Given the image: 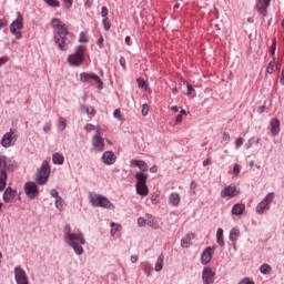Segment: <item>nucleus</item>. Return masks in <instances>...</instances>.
Segmentation results:
<instances>
[{
  "label": "nucleus",
  "mask_w": 284,
  "mask_h": 284,
  "mask_svg": "<svg viewBox=\"0 0 284 284\" xmlns=\"http://www.w3.org/2000/svg\"><path fill=\"white\" fill-rule=\"evenodd\" d=\"M51 26L55 31L53 39L59 50H61L62 52H68V48L70 43H72L69 38L70 31H68V27H65V23H63L59 18H53L51 21Z\"/></svg>",
  "instance_id": "nucleus-1"
},
{
  "label": "nucleus",
  "mask_w": 284,
  "mask_h": 284,
  "mask_svg": "<svg viewBox=\"0 0 284 284\" xmlns=\"http://www.w3.org/2000/svg\"><path fill=\"white\" fill-rule=\"evenodd\" d=\"M63 233L65 243L70 247H72L78 256H81V254H83V244L85 243V237H83V233H72V226H70V224H67L64 226Z\"/></svg>",
  "instance_id": "nucleus-2"
},
{
  "label": "nucleus",
  "mask_w": 284,
  "mask_h": 284,
  "mask_svg": "<svg viewBox=\"0 0 284 284\" xmlns=\"http://www.w3.org/2000/svg\"><path fill=\"white\" fill-rule=\"evenodd\" d=\"M8 172H14V164L8 158L0 155V192L8 185Z\"/></svg>",
  "instance_id": "nucleus-3"
},
{
  "label": "nucleus",
  "mask_w": 284,
  "mask_h": 284,
  "mask_svg": "<svg viewBox=\"0 0 284 284\" xmlns=\"http://www.w3.org/2000/svg\"><path fill=\"white\" fill-rule=\"evenodd\" d=\"M148 179H149L148 174L143 172H138L135 174V180H136L135 190L140 196H148V194H150V189H148Z\"/></svg>",
  "instance_id": "nucleus-4"
},
{
  "label": "nucleus",
  "mask_w": 284,
  "mask_h": 284,
  "mask_svg": "<svg viewBox=\"0 0 284 284\" xmlns=\"http://www.w3.org/2000/svg\"><path fill=\"white\" fill-rule=\"evenodd\" d=\"M89 200L93 207H105L106 210H114V204H112L110 200L103 195L91 193Z\"/></svg>",
  "instance_id": "nucleus-5"
},
{
  "label": "nucleus",
  "mask_w": 284,
  "mask_h": 284,
  "mask_svg": "<svg viewBox=\"0 0 284 284\" xmlns=\"http://www.w3.org/2000/svg\"><path fill=\"white\" fill-rule=\"evenodd\" d=\"M50 162L43 161L36 176L38 185H45V183H48V179H50Z\"/></svg>",
  "instance_id": "nucleus-6"
},
{
  "label": "nucleus",
  "mask_w": 284,
  "mask_h": 284,
  "mask_svg": "<svg viewBox=\"0 0 284 284\" xmlns=\"http://www.w3.org/2000/svg\"><path fill=\"white\" fill-rule=\"evenodd\" d=\"M83 61H85V47L83 45L78 47L77 52L68 57L70 65H81Z\"/></svg>",
  "instance_id": "nucleus-7"
},
{
  "label": "nucleus",
  "mask_w": 284,
  "mask_h": 284,
  "mask_svg": "<svg viewBox=\"0 0 284 284\" xmlns=\"http://www.w3.org/2000/svg\"><path fill=\"white\" fill-rule=\"evenodd\" d=\"M21 30H23V14L18 12L17 19L10 24V32L14 34L16 39H21Z\"/></svg>",
  "instance_id": "nucleus-8"
},
{
  "label": "nucleus",
  "mask_w": 284,
  "mask_h": 284,
  "mask_svg": "<svg viewBox=\"0 0 284 284\" xmlns=\"http://www.w3.org/2000/svg\"><path fill=\"white\" fill-rule=\"evenodd\" d=\"M272 201H274V193H268L263 201H261L255 211L256 214H264V212H267L270 210V205L272 204Z\"/></svg>",
  "instance_id": "nucleus-9"
},
{
  "label": "nucleus",
  "mask_w": 284,
  "mask_h": 284,
  "mask_svg": "<svg viewBox=\"0 0 284 284\" xmlns=\"http://www.w3.org/2000/svg\"><path fill=\"white\" fill-rule=\"evenodd\" d=\"M16 141H17V131L14 129H11L9 132L3 134L0 143L2 148H12Z\"/></svg>",
  "instance_id": "nucleus-10"
},
{
  "label": "nucleus",
  "mask_w": 284,
  "mask_h": 284,
  "mask_svg": "<svg viewBox=\"0 0 284 284\" xmlns=\"http://www.w3.org/2000/svg\"><path fill=\"white\" fill-rule=\"evenodd\" d=\"M24 193L29 199H37L39 196V186L34 182H27L24 184Z\"/></svg>",
  "instance_id": "nucleus-11"
},
{
  "label": "nucleus",
  "mask_w": 284,
  "mask_h": 284,
  "mask_svg": "<svg viewBox=\"0 0 284 284\" xmlns=\"http://www.w3.org/2000/svg\"><path fill=\"white\" fill-rule=\"evenodd\" d=\"M239 194H241V191H239L235 185L225 186L221 191L222 199H234V196H239Z\"/></svg>",
  "instance_id": "nucleus-12"
},
{
  "label": "nucleus",
  "mask_w": 284,
  "mask_h": 284,
  "mask_svg": "<svg viewBox=\"0 0 284 284\" xmlns=\"http://www.w3.org/2000/svg\"><path fill=\"white\" fill-rule=\"evenodd\" d=\"M14 278L17 284H30L28 281V275L21 266H16Z\"/></svg>",
  "instance_id": "nucleus-13"
},
{
  "label": "nucleus",
  "mask_w": 284,
  "mask_h": 284,
  "mask_svg": "<svg viewBox=\"0 0 284 284\" xmlns=\"http://www.w3.org/2000/svg\"><path fill=\"white\" fill-rule=\"evenodd\" d=\"M90 79L92 81H95V83H99L100 90L101 88H103V81H101V78L99 75L94 73H88V72H83L80 74V81H82L83 83H88Z\"/></svg>",
  "instance_id": "nucleus-14"
},
{
  "label": "nucleus",
  "mask_w": 284,
  "mask_h": 284,
  "mask_svg": "<svg viewBox=\"0 0 284 284\" xmlns=\"http://www.w3.org/2000/svg\"><path fill=\"white\" fill-rule=\"evenodd\" d=\"M92 145L94 150H97V152H103V150H105V142L103 141V138L99 134L93 135Z\"/></svg>",
  "instance_id": "nucleus-15"
},
{
  "label": "nucleus",
  "mask_w": 284,
  "mask_h": 284,
  "mask_svg": "<svg viewBox=\"0 0 284 284\" xmlns=\"http://www.w3.org/2000/svg\"><path fill=\"white\" fill-rule=\"evenodd\" d=\"M272 0H257L256 1V9L262 17H267V8H270V3Z\"/></svg>",
  "instance_id": "nucleus-16"
},
{
  "label": "nucleus",
  "mask_w": 284,
  "mask_h": 284,
  "mask_svg": "<svg viewBox=\"0 0 284 284\" xmlns=\"http://www.w3.org/2000/svg\"><path fill=\"white\" fill-rule=\"evenodd\" d=\"M102 161L105 165H114L116 162V155H114L112 151H105L102 155Z\"/></svg>",
  "instance_id": "nucleus-17"
},
{
  "label": "nucleus",
  "mask_w": 284,
  "mask_h": 284,
  "mask_svg": "<svg viewBox=\"0 0 284 284\" xmlns=\"http://www.w3.org/2000/svg\"><path fill=\"white\" fill-rule=\"evenodd\" d=\"M202 278L205 284L214 283V272H212V268L210 267L204 268Z\"/></svg>",
  "instance_id": "nucleus-18"
},
{
  "label": "nucleus",
  "mask_w": 284,
  "mask_h": 284,
  "mask_svg": "<svg viewBox=\"0 0 284 284\" xmlns=\"http://www.w3.org/2000/svg\"><path fill=\"white\" fill-rule=\"evenodd\" d=\"M194 239H196V234L194 233H189L186 234L182 240H181V246L184 248L190 247V245H192V241H194Z\"/></svg>",
  "instance_id": "nucleus-19"
},
{
  "label": "nucleus",
  "mask_w": 284,
  "mask_h": 284,
  "mask_svg": "<svg viewBox=\"0 0 284 284\" xmlns=\"http://www.w3.org/2000/svg\"><path fill=\"white\" fill-rule=\"evenodd\" d=\"M169 203L173 207H179L181 205V194L173 192L169 195Z\"/></svg>",
  "instance_id": "nucleus-20"
},
{
  "label": "nucleus",
  "mask_w": 284,
  "mask_h": 284,
  "mask_svg": "<svg viewBox=\"0 0 284 284\" xmlns=\"http://www.w3.org/2000/svg\"><path fill=\"white\" fill-rule=\"evenodd\" d=\"M278 132H281V121L274 118L271 120V134L277 136Z\"/></svg>",
  "instance_id": "nucleus-21"
},
{
  "label": "nucleus",
  "mask_w": 284,
  "mask_h": 284,
  "mask_svg": "<svg viewBox=\"0 0 284 284\" xmlns=\"http://www.w3.org/2000/svg\"><path fill=\"white\" fill-rule=\"evenodd\" d=\"M201 261L203 265H207L212 261V247L209 246L203 251Z\"/></svg>",
  "instance_id": "nucleus-22"
},
{
  "label": "nucleus",
  "mask_w": 284,
  "mask_h": 284,
  "mask_svg": "<svg viewBox=\"0 0 284 284\" xmlns=\"http://www.w3.org/2000/svg\"><path fill=\"white\" fill-rule=\"evenodd\" d=\"M146 225L153 230H159L161 227L159 220L150 214H146Z\"/></svg>",
  "instance_id": "nucleus-23"
},
{
  "label": "nucleus",
  "mask_w": 284,
  "mask_h": 284,
  "mask_svg": "<svg viewBox=\"0 0 284 284\" xmlns=\"http://www.w3.org/2000/svg\"><path fill=\"white\" fill-rule=\"evenodd\" d=\"M14 196H17V191L12 190V187H8L3 194L4 203H10Z\"/></svg>",
  "instance_id": "nucleus-24"
},
{
  "label": "nucleus",
  "mask_w": 284,
  "mask_h": 284,
  "mask_svg": "<svg viewBox=\"0 0 284 284\" xmlns=\"http://www.w3.org/2000/svg\"><path fill=\"white\" fill-rule=\"evenodd\" d=\"M276 70H281V68L278 67V64L276 63V58L273 57V60L267 64L266 67V72L268 74H274V71Z\"/></svg>",
  "instance_id": "nucleus-25"
},
{
  "label": "nucleus",
  "mask_w": 284,
  "mask_h": 284,
  "mask_svg": "<svg viewBox=\"0 0 284 284\" xmlns=\"http://www.w3.org/2000/svg\"><path fill=\"white\" fill-rule=\"evenodd\" d=\"M131 163L133 165H135L136 168H139V170H141V172H148V163H145V161H143V160H132Z\"/></svg>",
  "instance_id": "nucleus-26"
},
{
  "label": "nucleus",
  "mask_w": 284,
  "mask_h": 284,
  "mask_svg": "<svg viewBox=\"0 0 284 284\" xmlns=\"http://www.w3.org/2000/svg\"><path fill=\"white\" fill-rule=\"evenodd\" d=\"M64 161H65V158L63 156V154L53 153L52 162L54 163V165H63Z\"/></svg>",
  "instance_id": "nucleus-27"
},
{
  "label": "nucleus",
  "mask_w": 284,
  "mask_h": 284,
  "mask_svg": "<svg viewBox=\"0 0 284 284\" xmlns=\"http://www.w3.org/2000/svg\"><path fill=\"white\" fill-rule=\"evenodd\" d=\"M243 212H245V206L244 204H235L232 209V214L234 216H241V214H243Z\"/></svg>",
  "instance_id": "nucleus-28"
},
{
  "label": "nucleus",
  "mask_w": 284,
  "mask_h": 284,
  "mask_svg": "<svg viewBox=\"0 0 284 284\" xmlns=\"http://www.w3.org/2000/svg\"><path fill=\"white\" fill-rule=\"evenodd\" d=\"M239 236H241V231L239 229H232L229 235L230 241H232V243H236V241H239Z\"/></svg>",
  "instance_id": "nucleus-29"
},
{
  "label": "nucleus",
  "mask_w": 284,
  "mask_h": 284,
  "mask_svg": "<svg viewBox=\"0 0 284 284\" xmlns=\"http://www.w3.org/2000/svg\"><path fill=\"white\" fill-rule=\"evenodd\" d=\"M216 243L221 247H223V245H225V241L223 240V229H219L216 231Z\"/></svg>",
  "instance_id": "nucleus-30"
},
{
  "label": "nucleus",
  "mask_w": 284,
  "mask_h": 284,
  "mask_svg": "<svg viewBox=\"0 0 284 284\" xmlns=\"http://www.w3.org/2000/svg\"><path fill=\"white\" fill-rule=\"evenodd\" d=\"M65 128H68V120H65V118H59L58 130H60V132H63Z\"/></svg>",
  "instance_id": "nucleus-31"
},
{
  "label": "nucleus",
  "mask_w": 284,
  "mask_h": 284,
  "mask_svg": "<svg viewBox=\"0 0 284 284\" xmlns=\"http://www.w3.org/2000/svg\"><path fill=\"white\" fill-rule=\"evenodd\" d=\"M163 270V255H160L155 263V272H161Z\"/></svg>",
  "instance_id": "nucleus-32"
},
{
  "label": "nucleus",
  "mask_w": 284,
  "mask_h": 284,
  "mask_svg": "<svg viewBox=\"0 0 284 284\" xmlns=\"http://www.w3.org/2000/svg\"><path fill=\"white\" fill-rule=\"evenodd\" d=\"M63 205H64L63 197H58L55 200L57 210H59L60 212H63Z\"/></svg>",
  "instance_id": "nucleus-33"
},
{
  "label": "nucleus",
  "mask_w": 284,
  "mask_h": 284,
  "mask_svg": "<svg viewBox=\"0 0 284 284\" xmlns=\"http://www.w3.org/2000/svg\"><path fill=\"white\" fill-rule=\"evenodd\" d=\"M121 230V224L111 223V236H114Z\"/></svg>",
  "instance_id": "nucleus-34"
},
{
  "label": "nucleus",
  "mask_w": 284,
  "mask_h": 284,
  "mask_svg": "<svg viewBox=\"0 0 284 284\" xmlns=\"http://www.w3.org/2000/svg\"><path fill=\"white\" fill-rule=\"evenodd\" d=\"M260 272L262 274H270V272H272V266H270V264H263L260 268Z\"/></svg>",
  "instance_id": "nucleus-35"
},
{
  "label": "nucleus",
  "mask_w": 284,
  "mask_h": 284,
  "mask_svg": "<svg viewBox=\"0 0 284 284\" xmlns=\"http://www.w3.org/2000/svg\"><path fill=\"white\" fill-rule=\"evenodd\" d=\"M44 2L48 3V6L51 8H59L61 6L59 0H44Z\"/></svg>",
  "instance_id": "nucleus-36"
},
{
  "label": "nucleus",
  "mask_w": 284,
  "mask_h": 284,
  "mask_svg": "<svg viewBox=\"0 0 284 284\" xmlns=\"http://www.w3.org/2000/svg\"><path fill=\"white\" fill-rule=\"evenodd\" d=\"M90 40L88 38V33L87 32H81L80 33V38H79V42L80 43H88Z\"/></svg>",
  "instance_id": "nucleus-37"
},
{
  "label": "nucleus",
  "mask_w": 284,
  "mask_h": 284,
  "mask_svg": "<svg viewBox=\"0 0 284 284\" xmlns=\"http://www.w3.org/2000/svg\"><path fill=\"white\" fill-rule=\"evenodd\" d=\"M138 225H139V227H145V225H148V217L146 219L139 217L138 219Z\"/></svg>",
  "instance_id": "nucleus-38"
},
{
  "label": "nucleus",
  "mask_w": 284,
  "mask_h": 284,
  "mask_svg": "<svg viewBox=\"0 0 284 284\" xmlns=\"http://www.w3.org/2000/svg\"><path fill=\"white\" fill-rule=\"evenodd\" d=\"M85 109L87 114L90 116H94L97 114V111L92 106H83Z\"/></svg>",
  "instance_id": "nucleus-39"
},
{
  "label": "nucleus",
  "mask_w": 284,
  "mask_h": 284,
  "mask_svg": "<svg viewBox=\"0 0 284 284\" xmlns=\"http://www.w3.org/2000/svg\"><path fill=\"white\" fill-rule=\"evenodd\" d=\"M102 23H103V26H104L105 32H109V30H110V28H111V24H110V21L108 20V18H104V19L102 20Z\"/></svg>",
  "instance_id": "nucleus-40"
},
{
  "label": "nucleus",
  "mask_w": 284,
  "mask_h": 284,
  "mask_svg": "<svg viewBox=\"0 0 284 284\" xmlns=\"http://www.w3.org/2000/svg\"><path fill=\"white\" fill-rule=\"evenodd\" d=\"M108 14H110V10H108V7H102L101 17H103V19H108Z\"/></svg>",
  "instance_id": "nucleus-41"
},
{
  "label": "nucleus",
  "mask_w": 284,
  "mask_h": 284,
  "mask_svg": "<svg viewBox=\"0 0 284 284\" xmlns=\"http://www.w3.org/2000/svg\"><path fill=\"white\" fill-rule=\"evenodd\" d=\"M50 130H52V122H47L44 125H43V132L45 134H48V132H50Z\"/></svg>",
  "instance_id": "nucleus-42"
},
{
  "label": "nucleus",
  "mask_w": 284,
  "mask_h": 284,
  "mask_svg": "<svg viewBox=\"0 0 284 284\" xmlns=\"http://www.w3.org/2000/svg\"><path fill=\"white\" fill-rule=\"evenodd\" d=\"M113 116L119 121H123V115L121 114V110L116 109L113 113Z\"/></svg>",
  "instance_id": "nucleus-43"
},
{
  "label": "nucleus",
  "mask_w": 284,
  "mask_h": 284,
  "mask_svg": "<svg viewBox=\"0 0 284 284\" xmlns=\"http://www.w3.org/2000/svg\"><path fill=\"white\" fill-rule=\"evenodd\" d=\"M150 112V106L148 104L142 105V116H148V113Z\"/></svg>",
  "instance_id": "nucleus-44"
},
{
  "label": "nucleus",
  "mask_w": 284,
  "mask_h": 284,
  "mask_svg": "<svg viewBox=\"0 0 284 284\" xmlns=\"http://www.w3.org/2000/svg\"><path fill=\"white\" fill-rule=\"evenodd\" d=\"M233 174H234L235 176H239V174H241V165L234 164Z\"/></svg>",
  "instance_id": "nucleus-45"
},
{
  "label": "nucleus",
  "mask_w": 284,
  "mask_h": 284,
  "mask_svg": "<svg viewBox=\"0 0 284 284\" xmlns=\"http://www.w3.org/2000/svg\"><path fill=\"white\" fill-rule=\"evenodd\" d=\"M138 85H139V88H142V89L148 88V83H145V80H143L141 78L138 79Z\"/></svg>",
  "instance_id": "nucleus-46"
},
{
  "label": "nucleus",
  "mask_w": 284,
  "mask_h": 284,
  "mask_svg": "<svg viewBox=\"0 0 284 284\" xmlns=\"http://www.w3.org/2000/svg\"><path fill=\"white\" fill-rule=\"evenodd\" d=\"M3 28H8V20L6 18L0 19V30H3Z\"/></svg>",
  "instance_id": "nucleus-47"
},
{
  "label": "nucleus",
  "mask_w": 284,
  "mask_h": 284,
  "mask_svg": "<svg viewBox=\"0 0 284 284\" xmlns=\"http://www.w3.org/2000/svg\"><path fill=\"white\" fill-rule=\"evenodd\" d=\"M271 57H274V54H276V40H273V44L271 47Z\"/></svg>",
  "instance_id": "nucleus-48"
},
{
  "label": "nucleus",
  "mask_w": 284,
  "mask_h": 284,
  "mask_svg": "<svg viewBox=\"0 0 284 284\" xmlns=\"http://www.w3.org/2000/svg\"><path fill=\"white\" fill-rule=\"evenodd\" d=\"M50 194H51V196L53 197V199H55V201L58 200V199H61V196H59V191H57V190H51V192H50Z\"/></svg>",
  "instance_id": "nucleus-49"
},
{
  "label": "nucleus",
  "mask_w": 284,
  "mask_h": 284,
  "mask_svg": "<svg viewBox=\"0 0 284 284\" xmlns=\"http://www.w3.org/2000/svg\"><path fill=\"white\" fill-rule=\"evenodd\" d=\"M151 203L153 205H159V203H160L159 195L151 196Z\"/></svg>",
  "instance_id": "nucleus-50"
},
{
  "label": "nucleus",
  "mask_w": 284,
  "mask_h": 284,
  "mask_svg": "<svg viewBox=\"0 0 284 284\" xmlns=\"http://www.w3.org/2000/svg\"><path fill=\"white\" fill-rule=\"evenodd\" d=\"M241 145H243V138H239V139L235 141V148H236V150H239V148H241Z\"/></svg>",
  "instance_id": "nucleus-51"
},
{
  "label": "nucleus",
  "mask_w": 284,
  "mask_h": 284,
  "mask_svg": "<svg viewBox=\"0 0 284 284\" xmlns=\"http://www.w3.org/2000/svg\"><path fill=\"white\" fill-rule=\"evenodd\" d=\"M222 141H225L226 143H229V141H230V133L229 132L223 133Z\"/></svg>",
  "instance_id": "nucleus-52"
},
{
  "label": "nucleus",
  "mask_w": 284,
  "mask_h": 284,
  "mask_svg": "<svg viewBox=\"0 0 284 284\" xmlns=\"http://www.w3.org/2000/svg\"><path fill=\"white\" fill-rule=\"evenodd\" d=\"M144 272H145L146 276H150V274H151V272H152L151 266L148 265V264H145V265H144Z\"/></svg>",
  "instance_id": "nucleus-53"
},
{
  "label": "nucleus",
  "mask_w": 284,
  "mask_h": 284,
  "mask_svg": "<svg viewBox=\"0 0 284 284\" xmlns=\"http://www.w3.org/2000/svg\"><path fill=\"white\" fill-rule=\"evenodd\" d=\"M239 284H254V281L246 277V278H243Z\"/></svg>",
  "instance_id": "nucleus-54"
},
{
  "label": "nucleus",
  "mask_w": 284,
  "mask_h": 284,
  "mask_svg": "<svg viewBox=\"0 0 284 284\" xmlns=\"http://www.w3.org/2000/svg\"><path fill=\"white\" fill-rule=\"evenodd\" d=\"M8 63V57L0 58V68L1 65H6Z\"/></svg>",
  "instance_id": "nucleus-55"
},
{
  "label": "nucleus",
  "mask_w": 284,
  "mask_h": 284,
  "mask_svg": "<svg viewBox=\"0 0 284 284\" xmlns=\"http://www.w3.org/2000/svg\"><path fill=\"white\" fill-rule=\"evenodd\" d=\"M103 41H104V39H103V36H101L100 38H99V40H98V42H97V44L99 45V48H103Z\"/></svg>",
  "instance_id": "nucleus-56"
},
{
  "label": "nucleus",
  "mask_w": 284,
  "mask_h": 284,
  "mask_svg": "<svg viewBox=\"0 0 284 284\" xmlns=\"http://www.w3.org/2000/svg\"><path fill=\"white\" fill-rule=\"evenodd\" d=\"M65 8H72L73 0H63Z\"/></svg>",
  "instance_id": "nucleus-57"
},
{
  "label": "nucleus",
  "mask_w": 284,
  "mask_h": 284,
  "mask_svg": "<svg viewBox=\"0 0 284 284\" xmlns=\"http://www.w3.org/2000/svg\"><path fill=\"white\" fill-rule=\"evenodd\" d=\"M207 165H212V159L210 158L203 161V166L205 168Z\"/></svg>",
  "instance_id": "nucleus-58"
},
{
  "label": "nucleus",
  "mask_w": 284,
  "mask_h": 284,
  "mask_svg": "<svg viewBox=\"0 0 284 284\" xmlns=\"http://www.w3.org/2000/svg\"><path fill=\"white\" fill-rule=\"evenodd\" d=\"M253 144H254V138L248 140V143L246 144V150H250V148H252Z\"/></svg>",
  "instance_id": "nucleus-59"
},
{
  "label": "nucleus",
  "mask_w": 284,
  "mask_h": 284,
  "mask_svg": "<svg viewBox=\"0 0 284 284\" xmlns=\"http://www.w3.org/2000/svg\"><path fill=\"white\" fill-rule=\"evenodd\" d=\"M85 130H87V132H92V130H94V125L93 124H87Z\"/></svg>",
  "instance_id": "nucleus-60"
},
{
  "label": "nucleus",
  "mask_w": 284,
  "mask_h": 284,
  "mask_svg": "<svg viewBox=\"0 0 284 284\" xmlns=\"http://www.w3.org/2000/svg\"><path fill=\"white\" fill-rule=\"evenodd\" d=\"M120 65L123 68V70H125V58H120Z\"/></svg>",
  "instance_id": "nucleus-61"
},
{
  "label": "nucleus",
  "mask_w": 284,
  "mask_h": 284,
  "mask_svg": "<svg viewBox=\"0 0 284 284\" xmlns=\"http://www.w3.org/2000/svg\"><path fill=\"white\" fill-rule=\"evenodd\" d=\"M181 121H183V115L180 113L175 118V123H181Z\"/></svg>",
  "instance_id": "nucleus-62"
},
{
  "label": "nucleus",
  "mask_w": 284,
  "mask_h": 284,
  "mask_svg": "<svg viewBox=\"0 0 284 284\" xmlns=\"http://www.w3.org/2000/svg\"><path fill=\"white\" fill-rule=\"evenodd\" d=\"M280 83L284 85V68L282 70L281 77H280Z\"/></svg>",
  "instance_id": "nucleus-63"
},
{
  "label": "nucleus",
  "mask_w": 284,
  "mask_h": 284,
  "mask_svg": "<svg viewBox=\"0 0 284 284\" xmlns=\"http://www.w3.org/2000/svg\"><path fill=\"white\" fill-rule=\"evenodd\" d=\"M139 261V256L132 255L131 256V263H136Z\"/></svg>",
  "instance_id": "nucleus-64"
}]
</instances>
